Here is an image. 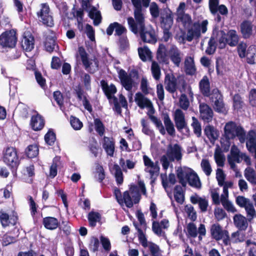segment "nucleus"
I'll list each match as a JSON object with an SVG mask.
<instances>
[{
	"instance_id": "obj_1",
	"label": "nucleus",
	"mask_w": 256,
	"mask_h": 256,
	"mask_svg": "<svg viewBox=\"0 0 256 256\" xmlns=\"http://www.w3.org/2000/svg\"><path fill=\"white\" fill-rule=\"evenodd\" d=\"M200 92L204 96L209 97L210 102L216 112H222L224 108L222 94L217 88L210 92V82L206 76H203L199 82Z\"/></svg>"
},
{
	"instance_id": "obj_2",
	"label": "nucleus",
	"mask_w": 256,
	"mask_h": 256,
	"mask_svg": "<svg viewBox=\"0 0 256 256\" xmlns=\"http://www.w3.org/2000/svg\"><path fill=\"white\" fill-rule=\"evenodd\" d=\"M2 160L9 168L13 176H17V172L20 164L18 150L14 146H8L2 151Z\"/></svg>"
},
{
	"instance_id": "obj_3",
	"label": "nucleus",
	"mask_w": 256,
	"mask_h": 256,
	"mask_svg": "<svg viewBox=\"0 0 256 256\" xmlns=\"http://www.w3.org/2000/svg\"><path fill=\"white\" fill-rule=\"evenodd\" d=\"M228 162L230 168H234L236 163H240L244 160L248 166L252 165L250 158L246 153L240 152L235 144H233L230 148V152L227 156Z\"/></svg>"
},
{
	"instance_id": "obj_4",
	"label": "nucleus",
	"mask_w": 256,
	"mask_h": 256,
	"mask_svg": "<svg viewBox=\"0 0 256 256\" xmlns=\"http://www.w3.org/2000/svg\"><path fill=\"white\" fill-rule=\"evenodd\" d=\"M149 118L154 124L162 135H164L166 134V130L170 136H175L176 130L168 114L166 113L164 116L163 120L165 128L162 125V121L156 116L153 115H149Z\"/></svg>"
},
{
	"instance_id": "obj_5",
	"label": "nucleus",
	"mask_w": 256,
	"mask_h": 256,
	"mask_svg": "<svg viewBox=\"0 0 256 256\" xmlns=\"http://www.w3.org/2000/svg\"><path fill=\"white\" fill-rule=\"evenodd\" d=\"M149 118L154 124L162 135H164L166 134V130L170 136H175L176 130L168 114L166 113L164 116L163 120L165 128L162 125V121L156 116L153 115H149Z\"/></svg>"
},
{
	"instance_id": "obj_6",
	"label": "nucleus",
	"mask_w": 256,
	"mask_h": 256,
	"mask_svg": "<svg viewBox=\"0 0 256 256\" xmlns=\"http://www.w3.org/2000/svg\"><path fill=\"white\" fill-rule=\"evenodd\" d=\"M238 138L240 142L244 144L246 140V132L240 126H238L233 122H230L225 125V138L233 139Z\"/></svg>"
},
{
	"instance_id": "obj_7",
	"label": "nucleus",
	"mask_w": 256,
	"mask_h": 256,
	"mask_svg": "<svg viewBox=\"0 0 256 256\" xmlns=\"http://www.w3.org/2000/svg\"><path fill=\"white\" fill-rule=\"evenodd\" d=\"M208 24V21L207 20H203L201 24L199 23V22H194L192 24V28L188 30L186 37L185 38L183 34L180 36L179 40L182 39L184 43L185 40L190 42L194 38H199L201 36V31L202 34H204L206 32Z\"/></svg>"
},
{
	"instance_id": "obj_8",
	"label": "nucleus",
	"mask_w": 256,
	"mask_h": 256,
	"mask_svg": "<svg viewBox=\"0 0 256 256\" xmlns=\"http://www.w3.org/2000/svg\"><path fill=\"white\" fill-rule=\"evenodd\" d=\"M218 42V48H224V30H218L216 28L213 31L212 34L208 42V46L206 50L207 54L211 55L216 52Z\"/></svg>"
},
{
	"instance_id": "obj_9",
	"label": "nucleus",
	"mask_w": 256,
	"mask_h": 256,
	"mask_svg": "<svg viewBox=\"0 0 256 256\" xmlns=\"http://www.w3.org/2000/svg\"><path fill=\"white\" fill-rule=\"evenodd\" d=\"M100 84L108 100H112L114 105L113 110L118 114H121L122 108L118 102V99L116 96H114L117 92V89L115 85L113 84H111L110 86H108L107 82L104 80L100 81Z\"/></svg>"
},
{
	"instance_id": "obj_10",
	"label": "nucleus",
	"mask_w": 256,
	"mask_h": 256,
	"mask_svg": "<svg viewBox=\"0 0 256 256\" xmlns=\"http://www.w3.org/2000/svg\"><path fill=\"white\" fill-rule=\"evenodd\" d=\"M40 9L36 12L39 20L46 26L52 28L54 26V20L50 13V10L47 3L40 4Z\"/></svg>"
},
{
	"instance_id": "obj_11",
	"label": "nucleus",
	"mask_w": 256,
	"mask_h": 256,
	"mask_svg": "<svg viewBox=\"0 0 256 256\" xmlns=\"http://www.w3.org/2000/svg\"><path fill=\"white\" fill-rule=\"evenodd\" d=\"M17 40V32L15 29L6 30L0 35V45L3 48H14Z\"/></svg>"
},
{
	"instance_id": "obj_12",
	"label": "nucleus",
	"mask_w": 256,
	"mask_h": 256,
	"mask_svg": "<svg viewBox=\"0 0 256 256\" xmlns=\"http://www.w3.org/2000/svg\"><path fill=\"white\" fill-rule=\"evenodd\" d=\"M236 202L237 204L241 208L245 209L246 217L249 222L256 218V212L253 203L248 198L242 196L237 197Z\"/></svg>"
},
{
	"instance_id": "obj_13",
	"label": "nucleus",
	"mask_w": 256,
	"mask_h": 256,
	"mask_svg": "<svg viewBox=\"0 0 256 256\" xmlns=\"http://www.w3.org/2000/svg\"><path fill=\"white\" fill-rule=\"evenodd\" d=\"M78 52L84 69L90 74H94L98 70V60L96 58L94 60V64L96 68L93 69L91 68L92 62L90 60L89 55L86 52L85 48L82 46H79L78 48Z\"/></svg>"
},
{
	"instance_id": "obj_14",
	"label": "nucleus",
	"mask_w": 256,
	"mask_h": 256,
	"mask_svg": "<svg viewBox=\"0 0 256 256\" xmlns=\"http://www.w3.org/2000/svg\"><path fill=\"white\" fill-rule=\"evenodd\" d=\"M173 116L177 130L179 132H182V130H184L186 134H189L190 130L186 120L184 114L182 110L180 108L176 109L174 112Z\"/></svg>"
},
{
	"instance_id": "obj_15",
	"label": "nucleus",
	"mask_w": 256,
	"mask_h": 256,
	"mask_svg": "<svg viewBox=\"0 0 256 256\" xmlns=\"http://www.w3.org/2000/svg\"><path fill=\"white\" fill-rule=\"evenodd\" d=\"M240 32L244 39H250L256 36V25L248 20L243 21L240 24Z\"/></svg>"
},
{
	"instance_id": "obj_16",
	"label": "nucleus",
	"mask_w": 256,
	"mask_h": 256,
	"mask_svg": "<svg viewBox=\"0 0 256 256\" xmlns=\"http://www.w3.org/2000/svg\"><path fill=\"white\" fill-rule=\"evenodd\" d=\"M18 214L13 212L9 215L6 212L0 211V222L2 228H5L10 226H15L18 223Z\"/></svg>"
},
{
	"instance_id": "obj_17",
	"label": "nucleus",
	"mask_w": 256,
	"mask_h": 256,
	"mask_svg": "<svg viewBox=\"0 0 256 256\" xmlns=\"http://www.w3.org/2000/svg\"><path fill=\"white\" fill-rule=\"evenodd\" d=\"M208 7L210 13L216 16L214 18L216 22H220L222 20L220 14L224 16V4H219V0H209Z\"/></svg>"
},
{
	"instance_id": "obj_18",
	"label": "nucleus",
	"mask_w": 256,
	"mask_h": 256,
	"mask_svg": "<svg viewBox=\"0 0 256 256\" xmlns=\"http://www.w3.org/2000/svg\"><path fill=\"white\" fill-rule=\"evenodd\" d=\"M138 186L135 184H132L130 188V191L132 195L134 204H138L141 198V195L140 193L139 190H141L142 193L144 195L146 194V190L144 181L138 180Z\"/></svg>"
},
{
	"instance_id": "obj_19",
	"label": "nucleus",
	"mask_w": 256,
	"mask_h": 256,
	"mask_svg": "<svg viewBox=\"0 0 256 256\" xmlns=\"http://www.w3.org/2000/svg\"><path fill=\"white\" fill-rule=\"evenodd\" d=\"M166 154L171 162H174L175 160L179 161L182 158V148L178 144H174L173 146L169 144Z\"/></svg>"
},
{
	"instance_id": "obj_20",
	"label": "nucleus",
	"mask_w": 256,
	"mask_h": 256,
	"mask_svg": "<svg viewBox=\"0 0 256 256\" xmlns=\"http://www.w3.org/2000/svg\"><path fill=\"white\" fill-rule=\"evenodd\" d=\"M164 83L166 90L170 94H174L178 88V80L172 73L166 74Z\"/></svg>"
},
{
	"instance_id": "obj_21",
	"label": "nucleus",
	"mask_w": 256,
	"mask_h": 256,
	"mask_svg": "<svg viewBox=\"0 0 256 256\" xmlns=\"http://www.w3.org/2000/svg\"><path fill=\"white\" fill-rule=\"evenodd\" d=\"M68 6L66 5L63 6L62 11L65 14V16L68 20H73L74 18H76L78 25H82L84 14V10L83 8H80L78 10H76L75 6H74L72 8V12L71 14V15H72V16H68Z\"/></svg>"
},
{
	"instance_id": "obj_22",
	"label": "nucleus",
	"mask_w": 256,
	"mask_h": 256,
	"mask_svg": "<svg viewBox=\"0 0 256 256\" xmlns=\"http://www.w3.org/2000/svg\"><path fill=\"white\" fill-rule=\"evenodd\" d=\"M200 118L204 122L208 123L212 120L214 112L212 108L204 102L199 105Z\"/></svg>"
},
{
	"instance_id": "obj_23",
	"label": "nucleus",
	"mask_w": 256,
	"mask_h": 256,
	"mask_svg": "<svg viewBox=\"0 0 256 256\" xmlns=\"http://www.w3.org/2000/svg\"><path fill=\"white\" fill-rule=\"evenodd\" d=\"M140 34L143 42L155 44L157 42L155 30L153 28L146 30L145 26L140 29Z\"/></svg>"
},
{
	"instance_id": "obj_24",
	"label": "nucleus",
	"mask_w": 256,
	"mask_h": 256,
	"mask_svg": "<svg viewBox=\"0 0 256 256\" xmlns=\"http://www.w3.org/2000/svg\"><path fill=\"white\" fill-rule=\"evenodd\" d=\"M118 78L120 80L122 86L128 91H131L133 86L134 80L130 74H128L127 72L123 69H120L118 72Z\"/></svg>"
},
{
	"instance_id": "obj_25",
	"label": "nucleus",
	"mask_w": 256,
	"mask_h": 256,
	"mask_svg": "<svg viewBox=\"0 0 256 256\" xmlns=\"http://www.w3.org/2000/svg\"><path fill=\"white\" fill-rule=\"evenodd\" d=\"M20 44L23 50L26 52L32 51L34 46V36L30 32H24Z\"/></svg>"
},
{
	"instance_id": "obj_26",
	"label": "nucleus",
	"mask_w": 256,
	"mask_h": 256,
	"mask_svg": "<svg viewBox=\"0 0 256 256\" xmlns=\"http://www.w3.org/2000/svg\"><path fill=\"white\" fill-rule=\"evenodd\" d=\"M30 124L32 130L39 131L44 128L45 120L42 116L37 113L36 115L32 116Z\"/></svg>"
},
{
	"instance_id": "obj_27",
	"label": "nucleus",
	"mask_w": 256,
	"mask_h": 256,
	"mask_svg": "<svg viewBox=\"0 0 256 256\" xmlns=\"http://www.w3.org/2000/svg\"><path fill=\"white\" fill-rule=\"evenodd\" d=\"M246 139V147L248 152L252 154H254V158L256 159V136L254 132L251 130L248 132Z\"/></svg>"
},
{
	"instance_id": "obj_28",
	"label": "nucleus",
	"mask_w": 256,
	"mask_h": 256,
	"mask_svg": "<svg viewBox=\"0 0 256 256\" xmlns=\"http://www.w3.org/2000/svg\"><path fill=\"white\" fill-rule=\"evenodd\" d=\"M42 224L45 228L53 230L60 226V222L58 218L53 216H46L42 219Z\"/></svg>"
},
{
	"instance_id": "obj_29",
	"label": "nucleus",
	"mask_w": 256,
	"mask_h": 256,
	"mask_svg": "<svg viewBox=\"0 0 256 256\" xmlns=\"http://www.w3.org/2000/svg\"><path fill=\"white\" fill-rule=\"evenodd\" d=\"M170 58L171 61L176 66H179L182 61L180 50L175 46H172L169 50Z\"/></svg>"
},
{
	"instance_id": "obj_30",
	"label": "nucleus",
	"mask_w": 256,
	"mask_h": 256,
	"mask_svg": "<svg viewBox=\"0 0 256 256\" xmlns=\"http://www.w3.org/2000/svg\"><path fill=\"white\" fill-rule=\"evenodd\" d=\"M192 188H200L202 186L200 179L196 172L192 170L187 174L186 182Z\"/></svg>"
},
{
	"instance_id": "obj_31",
	"label": "nucleus",
	"mask_w": 256,
	"mask_h": 256,
	"mask_svg": "<svg viewBox=\"0 0 256 256\" xmlns=\"http://www.w3.org/2000/svg\"><path fill=\"white\" fill-rule=\"evenodd\" d=\"M228 232L225 230V245L232 243L242 242L244 240V235L240 234L238 232H233L230 237L228 235Z\"/></svg>"
},
{
	"instance_id": "obj_32",
	"label": "nucleus",
	"mask_w": 256,
	"mask_h": 256,
	"mask_svg": "<svg viewBox=\"0 0 256 256\" xmlns=\"http://www.w3.org/2000/svg\"><path fill=\"white\" fill-rule=\"evenodd\" d=\"M204 134L212 144H214L219 136V132L214 126L210 124L204 128Z\"/></svg>"
},
{
	"instance_id": "obj_33",
	"label": "nucleus",
	"mask_w": 256,
	"mask_h": 256,
	"mask_svg": "<svg viewBox=\"0 0 256 256\" xmlns=\"http://www.w3.org/2000/svg\"><path fill=\"white\" fill-rule=\"evenodd\" d=\"M135 101L140 108L142 109L146 107L152 108V104L151 101L148 98L144 97L143 94L140 92L136 93Z\"/></svg>"
},
{
	"instance_id": "obj_34",
	"label": "nucleus",
	"mask_w": 256,
	"mask_h": 256,
	"mask_svg": "<svg viewBox=\"0 0 256 256\" xmlns=\"http://www.w3.org/2000/svg\"><path fill=\"white\" fill-rule=\"evenodd\" d=\"M102 146L107 154L110 156H113L115 146V142L114 138L104 136Z\"/></svg>"
},
{
	"instance_id": "obj_35",
	"label": "nucleus",
	"mask_w": 256,
	"mask_h": 256,
	"mask_svg": "<svg viewBox=\"0 0 256 256\" xmlns=\"http://www.w3.org/2000/svg\"><path fill=\"white\" fill-rule=\"evenodd\" d=\"M166 48L164 44H160L156 52V57L160 64H168V59L166 54Z\"/></svg>"
},
{
	"instance_id": "obj_36",
	"label": "nucleus",
	"mask_w": 256,
	"mask_h": 256,
	"mask_svg": "<svg viewBox=\"0 0 256 256\" xmlns=\"http://www.w3.org/2000/svg\"><path fill=\"white\" fill-rule=\"evenodd\" d=\"M56 38L54 36L48 35L46 36L44 42V46L46 52H52L55 50L56 48L58 50V46L56 42Z\"/></svg>"
},
{
	"instance_id": "obj_37",
	"label": "nucleus",
	"mask_w": 256,
	"mask_h": 256,
	"mask_svg": "<svg viewBox=\"0 0 256 256\" xmlns=\"http://www.w3.org/2000/svg\"><path fill=\"white\" fill-rule=\"evenodd\" d=\"M248 218L240 214H236L234 216V222L235 226L240 230H244L248 226Z\"/></svg>"
},
{
	"instance_id": "obj_38",
	"label": "nucleus",
	"mask_w": 256,
	"mask_h": 256,
	"mask_svg": "<svg viewBox=\"0 0 256 256\" xmlns=\"http://www.w3.org/2000/svg\"><path fill=\"white\" fill-rule=\"evenodd\" d=\"M239 36L236 30H230L225 38V42L231 46H234L238 44Z\"/></svg>"
},
{
	"instance_id": "obj_39",
	"label": "nucleus",
	"mask_w": 256,
	"mask_h": 256,
	"mask_svg": "<svg viewBox=\"0 0 256 256\" xmlns=\"http://www.w3.org/2000/svg\"><path fill=\"white\" fill-rule=\"evenodd\" d=\"M173 16L171 11L166 16H160V26L162 30H170L173 24Z\"/></svg>"
},
{
	"instance_id": "obj_40",
	"label": "nucleus",
	"mask_w": 256,
	"mask_h": 256,
	"mask_svg": "<svg viewBox=\"0 0 256 256\" xmlns=\"http://www.w3.org/2000/svg\"><path fill=\"white\" fill-rule=\"evenodd\" d=\"M210 234L212 238L216 240H220L224 235V232L218 224H212L210 228Z\"/></svg>"
},
{
	"instance_id": "obj_41",
	"label": "nucleus",
	"mask_w": 256,
	"mask_h": 256,
	"mask_svg": "<svg viewBox=\"0 0 256 256\" xmlns=\"http://www.w3.org/2000/svg\"><path fill=\"white\" fill-rule=\"evenodd\" d=\"M244 176L252 186L256 185V172L252 168L248 166L244 170Z\"/></svg>"
},
{
	"instance_id": "obj_42",
	"label": "nucleus",
	"mask_w": 256,
	"mask_h": 256,
	"mask_svg": "<svg viewBox=\"0 0 256 256\" xmlns=\"http://www.w3.org/2000/svg\"><path fill=\"white\" fill-rule=\"evenodd\" d=\"M88 16L94 20L93 24L95 26H98L102 22L100 12L94 6H92L88 12Z\"/></svg>"
},
{
	"instance_id": "obj_43",
	"label": "nucleus",
	"mask_w": 256,
	"mask_h": 256,
	"mask_svg": "<svg viewBox=\"0 0 256 256\" xmlns=\"http://www.w3.org/2000/svg\"><path fill=\"white\" fill-rule=\"evenodd\" d=\"M39 154L38 146L37 144L28 145L24 150V154L29 158L36 157Z\"/></svg>"
},
{
	"instance_id": "obj_44",
	"label": "nucleus",
	"mask_w": 256,
	"mask_h": 256,
	"mask_svg": "<svg viewBox=\"0 0 256 256\" xmlns=\"http://www.w3.org/2000/svg\"><path fill=\"white\" fill-rule=\"evenodd\" d=\"M143 160L144 166L151 168L148 172L150 174L151 178H152L155 173L158 172L159 168L154 164V162L147 156L144 155L143 156Z\"/></svg>"
},
{
	"instance_id": "obj_45",
	"label": "nucleus",
	"mask_w": 256,
	"mask_h": 256,
	"mask_svg": "<svg viewBox=\"0 0 256 256\" xmlns=\"http://www.w3.org/2000/svg\"><path fill=\"white\" fill-rule=\"evenodd\" d=\"M89 225L91 227H95L97 222H100L102 219L101 214L96 212L91 211L88 216Z\"/></svg>"
},
{
	"instance_id": "obj_46",
	"label": "nucleus",
	"mask_w": 256,
	"mask_h": 256,
	"mask_svg": "<svg viewBox=\"0 0 256 256\" xmlns=\"http://www.w3.org/2000/svg\"><path fill=\"white\" fill-rule=\"evenodd\" d=\"M247 62L250 64H256V46L254 45L250 46L246 51Z\"/></svg>"
},
{
	"instance_id": "obj_47",
	"label": "nucleus",
	"mask_w": 256,
	"mask_h": 256,
	"mask_svg": "<svg viewBox=\"0 0 256 256\" xmlns=\"http://www.w3.org/2000/svg\"><path fill=\"white\" fill-rule=\"evenodd\" d=\"M184 65L186 74L192 76L195 74L196 68L194 66L193 58L190 56L186 58Z\"/></svg>"
},
{
	"instance_id": "obj_48",
	"label": "nucleus",
	"mask_w": 256,
	"mask_h": 256,
	"mask_svg": "<svg viewBox=\"0 0 256 256\" xmlns=\"http://www.w3.org/2000/svg\"><path fill=\"white\" fill-rule=\"evenodd\" d=\"M176 20L181 22L184 27L186 28L190 26L192 24V20L190 16L188 14L180 13L177 16Z\"/></svg>"
},
{
	"instance_id": "obj_49",
	"label": "nucleus",
	"mask_w": 256,
	"mask_h": 256,
	"mask_svg": "<svg viewBox=\"0 0 256 256\" xmlns=\"http://www.w3.org/2000/svg\"><path fill=\"white\" fill-rule=\"evenodd\" d=\"M133 224L138 232V238L142 245L146 248L148 246V240L144 232V230L138 227L137 222H134Z\"/></svg>"
},
{
	"instance_id": "obj_50",
	"label": "nucleus",
	"mask_w": 256,
	"mask_h": 256,
	"mask_svg": "<svg viewBox=\"0 0 256 256\" xmlns=\"http://www.w3.org/2000/svg\"><path fill=\"white\" fill-rule=\"evenodd\" d=\"M222 152L220 148L217 145L215 150L214 157L218 166L222 167L224 166V155Z\"/></svg>"
},
{
	"instance_id": "obj_51",
	"label": "nucleus",
	"mask_w": 256,
	"mask_h": 256,
	"mask_svg": "<svg viewBox=\"0 0 256 256\" xmlns=\"http://www.w3.org/2000/svg\"><path fill=\"white\" fill-rule=\"evenodd\" d=\"M112 170L114 172V174L116 183L118 185L122 184L124 182V176L118 164H114Z\"/></svg>"
},
{
	"instance_id": "obj_52",
	"label": "nucleus",
	"mask_w": 256,
	"mask_h": 256,
	"mask_svg": "<svg viewBox=\"0 0 256 256\" xmlns=\"http://www.w3.org/2000/svg\"><path fill=\"white\" fill-rule=\"evenodd\" d=\"M174 198L175 200L180 204H182L184 200L182 188L179 185H176L174 187Z\"/></svg>"
},
{
	"instance_id": "obj_53",
	"label": "nucleus",
	"mask_w": 256,
	"mask_h": 256,
	"mask_svg": "<svg viewBox=\"0 0 256 256\" xmlns=\"http://www.w3.org/2000/svg\"><path fill=\"white\" fill-rule=\"evenodd\" d=\"M134 16L136 22L138 24L140 29L144 28L145 26L144 18L142 13V9L134 10Z\"/></svg>"
},
{
	"instance_id": "obj_54",
	"label": "nucleus",
	"mask_w": 256,
	"mask_h": 256,
	"mask_svg": "<svg viewBox=\"0 0 256 256\" xmlns=\"http://www.w3.org/2000/svg\"><path fill=\"white\" fill-rule=\"evenodd\" d=\"M188 172H184L182 168H179L176 170V176L179 182L183 187L186 186L187 174Z\"/></svg>"
},
{
	"instance_id": "obj_55",
	"label": "nucleus",
	"mask_w": 256,
	"mask_h": 256,
	"mask_svg": "<svg viewBox=\"0 0 256 256\" xmlns=\"http://www.w3.org/2000/svg\"><path fill=\"white\" fill-rule=\"evenodd\" d=\"M130 193V191H125L123 193L122 197V204L124 203L126 206L128 208H132L134 206V204Z\"/></svg>"
},
{
	"instance_id": "obj_56",
	"label": "nucleus",
	"mask_w": 256,
	"mask_h": 256,
	"mask_svg": "<svg viewBox=\"0 0 256 256\" xmlns=\"http://www.w3.org/2000/svg\"><path fill=\"white\" fill-rule=\"evenodd\" d=\"M46 142L49 146H53L56 140V134L53 130L49 129L44 136Z\"/></svg>"
},
{
	"instance_id": "obj_57",
	"label": "nucleus",
	"mask_w": 256,
	"mask_h": 256,
	"mask_svg": "<svg viewBox=\"0 0 256 256\" xmlns=\"http://www.w3.org/2000/svg\"><path fill=\"white\" fill-rule=\"evenodd\" d=\"M192 126L194 129V132L197 137L200 138L202 135L201 124L198 120L194 116L192 118Z\"/></svg>"
},
{
	"instance_id": "obj_58",
	"label": "nucleus",
	"mask_w": 256,
	"mask_h": 256,
	"mask_svg": "<svg viewBox=\"0 0 256 256\" xmlns=\"http://www.w3.org/2000/svg\"><path fill=\"white\" fill-rule=\"evenodd\" d=\"M232 100L233 107L234 110H240L244 105L241 96L238 94H236L233 96Z\"/></svg>"
},
{
	"instance_id": "obj_59",
	"label": "nucleus",
	"mask_w": 256,
	"mask_h": 256,
	"mask_svg": "<svg viewBox=\"0 0 256 256\" xmlns=\"http://www.w3.org/2000/svg\"><path fill=\"white\" fill-rule=\"evenodd\" d=\"M152 73L153 78L156 80H159L160 78L161 72L160 66L156 62H153L151 67Z\"/></svg>"
},
{
	"instance_id": "obj_60",
	"label": "nucleus",
	"mask_w": 256,
	"mask_h": 256,
	"mask_svg": "<svg viewBox=\"0 0 256 256\" xmlns=\"http://www.w3.org/2000/svg\"><path fill=\"white\" fill-rule=\"evenodd\" d=\"M138 53L140 59L143 62L146 61V56H150L152 54L150 50L147 46H144V48H138Z\"/></svg>"
},
{
	"instance_id": "obj_61",
	"label": "nucleus",
	"mask_w": 256,
	"mask_h": 256,
	"mask_svg": "<svg viewBox=\"0 0 256 256\" xmlns=\"http://www.w3.org/2000/svg\"><path fill=\"white\" fill-rule=\"evenodd\" d=\"M95 130L100 136H102L105 132V127L102 120L96 118L94 120Z\"/></svg>"
},
{
	"instance_id": "obj_62",
	"label": "nucleus",
	"mask_w": 256,
	"mask_h": 256,
	"mask_svg": "<svg viewBox=\"0 0 256 256\" xmlns=\"http://www.w3.org/2000/svg\"><path fill=\"white\" fill-rule=\"evenodd\" d=\"M18 240V236H10L8 233L4 234L2 238V244L4 246L16 242Z\"/></svg>"
},
{
	"instance_id": "obj_63",
	"label": "nucleus",
	"mask_w": 256,
	"mask_h": 256,
	"mask_svg": "<svg viewBox=\"0 0 256 256\" xmlns=\"http://www.w3.org/2000/svg\"><path fill=\"white\" fill-rule=\"evenodd\" d=\"M212 202L215 204H219L220 202L224 206V192L221 194L220 198L219 194L216 191L212 192Z\"/></svg>"
},
{
	"instance_id": "obj_64",
	"label": "nucleus",
	"mask_w": 256,
	"mask_h": 256,
	"mask_svg": "<svg viewBox=\"0 0 256 256\" xmlns=\"http://www.w3.org/2000/svg\"><path fill=\"white\" fill-rule=\"evenodd\" d=\"M201 167L204 174L207 176H209L212 172V168L208 159L203 158L201 162Z\"/></svg>"
}]
</instances>
